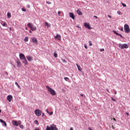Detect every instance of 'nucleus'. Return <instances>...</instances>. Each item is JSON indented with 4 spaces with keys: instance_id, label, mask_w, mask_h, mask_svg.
Segmentation results:
<instances>
[{
    "instance_id": "obj_1",
    "label": "nucleus",
    "mask_w": 130,
    "mask_h": 130,
    "mask_svg": "<svg viewBox=\"0 0 130 130\" xmlns=\"http://www.w3.org/2000/svg\"><path fill=\"white\" fill-rule=\"evenodd\" d=\"M46 130H58V129L56 127V125L52 124L50 126L49 125H47Z\"/></svg>"
},
{
    "instance_id": "obj_2",
    "label": "nucleus",
    "mask_w": 130,
    "mask_h": 130,
    "mask_svg": "<svg viewBox=\"0 0 130 130\" xmlns=\"http://www.w3.org/2000/svg\"><path fill=\"white\" fill-rule=\"evenodd\" d=\"M46 88L48 89L49 92H50L51 95H52L53 96H55V95H56V92H55V91L52 89V88H50V87L46 86Z\"/></svg>"
},
{
    "instance_id": "obj_3",
    "label": "nucleus",
    "mask_w": 130,
    "mask_h": 130,
    "mask_svg": "<svg viewBox=\"0 0 130 130\" xmlns=\"http://www.w3.org/2000/svg\"><path fill=\"white\" fill-rule=\"evenodd\" d=\"M129 47V46H128V45L127 44H119V47L121 49H124V48L127 49V48H128Z\"/></svg>"
},
{
    "instance_id": "obj_4",
    "label": "nucleus",
    "mask_w": 130,
    "mask_h": 130,
    "mask_svg": "<svg viewBox=\"0 0 130 130\" xmlns=\"http://www.w3.org/2000/svg\"><path fill=\"white\" fill-rule=\"evenodd\" d=\"M12 124L14 125V126H19V125L22 124V122L20 120H13Z\"/></svg>"
},
{
    "instance_id": "obj_5",
    "label": "nucleus",
    "mask_w": 130,
    "mask_h": 130,
    "mask_svg": "<svg viewBox=\"0 0 130 130\" xmlns=\"http://www.w3.org/2000/svg\"><path fill=\"white\" fill-rule=\"evenodd\" d=\"M124 29L125 33H129L130 29H129V26H128V25L125 24L124 26Z\"/></svg>"
},
{
    "instance_id": "obj_6",
    "label": "nucleus",
    "mask_w": 130,
    "mask_h": 130,
    "mask_svg": "<svg viewBox=\"0 0 130 130\" xmlns=\"http://www.w3.org/2000/svg\"><path fill=\"white\" fill-rule=\"evenodd\" d=\"M31 42L35 43V44H38V42L37 41V39L35 37L31 38Z\"/></svg>"
},
{
    "instance_id": "obj_7",
    "label": "nucleus",
    "mask_w": 130,
    "mask_h": 130,
    "mask_svg": "<svg viewBox=\"0 0 130 130\" xmlns=\"http://www.w3.org/2000/svg\"><path fill=\"white\" fill-rule=\"evenodd\" d=\"M35 114L37 116H40L41 115V111L40 110H35Z\"/></svg>"
},
{
    "instance_id": "obj_8",
    "label": "nucleus",
    "mask_w": 130,
    "mask_h": 130,
    "mask_svg": "<svg viewBox=\"0 0 130 130\" xmlns=\"http://www.w3.org/2000/svg\"><path fill=\"white\" fill-rule=\"evenodd\" d=\"M54 39H57V40H59V41H60L61 40V36H60V35L57 34V35H56V36L54 37Z\"/></svg>"
},
{
    "instance_id": "obj_9",
    "label": "nucleus",
    "mask_w": 130,
    "mask_h": 130,
    "mask_svg": "<svg viewBox=\"0 0 130 130\" xmlns=\"http://www.w3.org/2000/svg\"><path fill=\"white\" fill-rule=\"evenodd\" d=\"M19 58H20V59L23 60V59H25L26 57H25V55H24V54L20 53V54H19Z\"/></svg>"
},
{
    "instance_id": "obj_10",
    "label": "nucleus",
    "mask_w": 130,
    "mask_h": 130,
    "mask_svg": "<svg viewBox=\"0 0 130 130\" xmlns=\"http://www.w3.org/2000/svg\"><path fill=\"white\" fill-rule=\"evenodd\" d=\"M12 99H13V96L11 95L7 96V100L9 101V102H11V101H12Z\"/></svg>"
},
{
    "instance_id": "obj_11",
    "label": "nucleus",
    "mask_w": 130,
    "mask_h": 130,
    "mask_svg": "<svg viewBox=\"0 0 130 130\" xmlns=\"http://www.w3.org/2000/svg\"><path fill=\"white\" fill-rule=\"evenodd\" d=\"M84 26L85 28H87V29H91V27H90V24L89 23H84Z\"/></svg>"
},
{
    "instance_id": "obj_12",
    "label": "nucleus",
    "mask_w": 130,
    "mask_h": 130,
    "mask_svg": "<svg viewBox=\"0 0 130 130\" xmlns=\"http://www.w3.org/2000/svg\"><path fill=\"white\" fill-rule=\"evenodd\" d=\"M69 16L70 18H72L73 20H75V15H74V13L70 12L69 13Z\"/></svg>"
},
{
    "instance_id": "obj_13",
    "label": "nucleus",
    "mask_w": 130,
    "mask_h": 130,
    "mask_svg": "<svg viewBox=\"0 0 130 130\" xmlns=\"http://www.w3.org/2000/svg\"><path fill=\"white\" fill-rule=\"evenodd\" d=\"M0 122H2L3 123V126H6V127H7V123L5 121H4L3 119H1Z\"/></svg>"
},
{
    "instance_id": "obj_14",
    "label": "nucleus",
    "mask_w": 130,
    "mask_h": 130,
    "mask_svg": "<svg viewBox=\"0 0 130 130\" xmlns=\"http://www.w3.org/2000/svg\"><path fill=\"white\" fill-rule=\"evenodd\" d=\"M17 66L18 68H20L21 66H22V63H21V61L20 60H17L16 61Z\"/></svg>"
},
{
    "instance_id": "obj_15",
    "label": "nucleus",
    "mask_w": 130,
    "mask_h": 130,
    "mask_svg": "<svg viewBox=\"0 0 130 130\" xmlns=\"http://www.w3.org/2000/svg\"><path fill=\"white\" fill-rule=\"evenodd\" d=\"M26 58L28 61H32V60H33V57H32L31 56H26Z\"/></svg>"
},
{
    "instance_id": "obj_16",
    "label": "nucleus",
    "mask_w": 130,
    "mask_h": 130,
    "mask_svg": "<svg viewBox=\"0 0 130 130\" xmlns=\"http://www.w3.org/2000/svg\"><path fill=\"white\" fill-rule=\"evenodd\" d=\"M23 63H24V64H25L26 66H27V64H28L29 63H28V61H27V59H26V58H25V59H23Z\"/></svg>"
},
{
    "instance_id": "obj_17",
    "label": "nucleus",
    "mask_w": 130,
    "mask_h": 130,
    "mask_svg": "<svg viewBox=\"0 0 130 130\" xmlns=\"http://www.w3.org/2000/svg\"><path fill=\"white\" fill-rule=\"evenodd\" d=\"M27 27H28V28H30L31 29L33 27V24L30 22H28L27 23Z\"/></svg>"
},
{
    "instance_id": "obj_18",
    "label": "nucleus",
    "mask_w": 130,
    "mask_h": 130,
    "mask_svg": "<svg viewBox=\"0 0 130 130\" xmlns=\"http://www.w3.org/2000/svg\"><path fill=\"white\" fill-rule=\"evenodd\" d=\"M76 66L78 68V71H79V72H82V68H81V66H80L79 64H76Z\"/></svg>"
},
{
    "instance_id": "obj_19",
    "label": "nucleus",
    "mask_w": 130,
    "mask_h": 130,
    "mask_svg": "<svg viewBox=\"0 0 130 130\" xmlns=\"http://www.w3.org/2000/svg\"><path fill=\"white\" fill-rule=\"evenodd\" d=\"M77 14H78V15H80V16H82V15H83V13H82V12H81V10L79 9L77 10Z\"/></svg>"
},
{
    "instance_id": "obj_20",
    "label": "nucleus",
    "mask_w": 130,
    "mask_h": 130,
    "mask_svg": "<svg viewBox=\"0 0 130 130\" xmlns=\"http://www.w3.org/2000/svg\"><path fill=\"white\" fill-rule=\"evenodd\" d=\"M11 17H12V15L11 14V13L8 12L7 13V17L8 18V19L11 18Z\"/></svg>"
},
{
    "instance_id": "obj_21",
    "label": "nucleus",
    "mask_w": 130,
    "mask_h": 130,
    "mask_svg": "<svg viewBox=\"0 0 130 130\" xmlns=\"http://www.w3.org/2000/svg\"><path fill=\"white\" fill-rule=\"evenodd\" d=\"M28 39H29V37H25V38H24V41L25 42H28Z\"/></svg>"
},
{
    "instance_id": "obj_22",
    "label": "nucleus",
    "mask_w": 130,
    "mask_h": 130,
    "mask_svg": "<svg viewBox=\"0 0 130 130\" xmlns=\"http://www.w3.org/2000/svg\"><path fill=\"white\" fill-rule=\"evenodd\" d=\"M45 26H47V28H49V27H50V24H49V23H48V22H46L45 23Z\"/></svg>"
},
{
    "instance_id": "obj_23",
    "label": "nucleus",
    "mask_w": 130,
    "mask_h": 130,
    "mask_svg": "<svg viewBox=\"0 0 130 130\" xmlns=\"http://www.w3.org/2000/svg\"><path fill=\"white\" fill-rule=\"evenodd\" d=\"M31 31H36V30H37V28H36V27H32L31 28Z\"/></svg>"
},
{
    "instance_id": "obj_24",
    "label": "nucleus",
    "mask_w": 130,
    "mask_h": 130,
    "mask_svg": "<svg viewBox=\"0 0 130 130\" xmlns=\"http://www.w3.org/2000/svg\"><path fill=\"white\" fill-rule=\"evenodd\" d=\"M15 85H16L17 87H18V88H19V89H21V86H20L19 85V84H18V82H15Z\"/></svg>"
},
{
    "instance_id": "obj_25",
    "label": "nucleus",
    "mask_w": 130,
    "mask_h": 130,
    "mask_svg": "<svg viewBox=\"0 0 130 130\" xmlns=\"http://www.w3.org/2000/svg\"><path fill=\"white\" fill-rule=\"evenodd\" d=\"M3 26L4 27H7V26H8V24H7V23L4 22V23L3 24Z\"/></svg>"
},
{
    "instance_id": "obj_26",
    "label": "nucleus",
    "mask_w": 130,
    "mask_h": 130,
    "mask_svg": "<svg viewBox=\"0 0 130 130\" xmlns=\"http://www.w3.org/2000/svg\"><path fill=\"white\" fill-rule=\"evenodd\" d=\"M54 56L55 57H57V53H56V52L54 53Z\"/></svg>"
},
{
    "instance_id": "obj_27",
    "label": "nucleus",
    "mask_w": 130,
    "mask_h": 130,
    "mask_svg": "<svg viewBox=\"0 0 130 130\" xmlns=\"http://www.w3.org/2000/svg\"><path fill=\"white\" fill-rule=\"evenodd\" d=\"M19 127H20V128L23 129V128H24V125L20 124V125H19Z\"/></svg>"
},
{
    "instance_id": "obj_28",
    "label": "nucleus",
    "mask_w": 130,
    "mask_h": 130,
    "mask_svg": "<svg viewBox=\"0 0 130 130\" xmlns=\"http://www.w3.org/2000/svg\"><path fill=\"white\" fill-rule=\"evenodd\" d=\"M61 61L62 62H65V63H67V61H66V59H61Z\"/></svg>"
},
{
    "instance_id": "obj_29",
    "label": "nucleus",
    "mask_w": 130,
    "mask_h": 130,
    "mask_svg": "<svg viewBox=\"0 0 130 130\" xmlns=\"http://www.w3.org/2000/svg\"><path fill=\"white\" fill-rule=\"evenodd\" d=\"M35 124H38V120H35Z\"/></svg>"
},
{
    "instance_id": "obj_30",
    "label": "nucleus",
    "mask_w": 130,
    "mask_h": 130,
    "mask_svg": "<svg viewBox=\"0 0 130 130\" xmlns=\"http://www.w3.org/2000/svg\"><path fill=\"white\" fill-rule=\"evenodd\" d=\"M46 4H48V5H51V2L48 1L46 2Z\"/></svg>"
},
{
    "instance_id": "obj_31",
    "label": "nucleus",
    "mask_w": 130,
    "mask_h": 130,
    "mask_svg": "<svg viewBox=\"0 0 130 130\" xmlns=\"http://www.w3.org/2000/svg\"><path fill=\"white\" fill-rule=\"evenodd\" d=\"M89 46H92V43L90 41H89Z\"/></svg>"
},
{
    "instance_id": "obj_32",
    "label": "nucleus",
    "mask_w": 130,
    "mask_h": 130,
    "mask_svg": "<svg viewBox=\"0 0 130 130\" xmlns=\"http://www.w3.org/2000/svg\"><path fill=\"white\" fill-rule=\"evenodd\" d=\"M21 11H22L23 12H26V9H25L24 8H22Z\"/></svg>"
},
{
    "instance_id": "obj_33",
    "label": "nucleus",
    "mask_w": 130,
    "mask_h": 130,
    "mask_svg": "<svg viewBox=\"0 0 130 130\" xmlns=\"http://www.w3.org/2000/svg\"><path fill=\"white\" fill-rule=\"evenodd\" d=\"M64 80H65V81H68V80H69V78H68V77H64Z\"/></svg>"
},
{
    "instance_id": "obj_34",
    "label": "nucleus",
    "mask_w": 130,
    "mask_h": 130,
    "mask_svg": "<svg viewBox=\"0 0 130 130\" xmlns=\"http://www.w3.org/2000/svg\"><path fill=\"white\" fill-rule=\"evenodd\" d=\"M114 32L115 33V34H116V35H119V34H118V32H116V31H114Z\"/></svg>"
},
{
    "instance_id": "obj_35",
    "label": "nucleus",
    "mask_w": 130,
    "mask_h": 130,
    "mask_svg": "<svg viewBox=\"0 0 130 130\" xmlns=\"http://www.w3.org/2000/svg\"><path fill=\"white\" fill-rule=\"evenodd\" d=\"M121 5L123 6V7H126V5H125L123 3H121Z\"/></svg>"
},
{
    "instance_id": "obj_36",
    "label": "nucleus",
    "mask_w": 130,
    "mask_h": 130,
    "mask_svg": "<svg viewBox=\"0 0 130 130\" xmlns=\"http://www.w3.org/2000/svg\"><path fill=\"white\" fill-rule=\"evenodd\" d=\"M117 13L118 15H120V14H121V12L120 11H117Z\"/></svg>"
},
{
    "instance_id": "obj_37",
    "label": "nucleus",
    "mask_w": 130,
    "mask_h": 130,
    "mask_svg": "<svg viewBox=\"0 0 130 130\" xmlns=\"http://www.w3.org/2000/svg\"><path fill=\"white\" fill-rule=\"evenodd\" d=\"M49 114V115H52V114H53V112H51V113H48Z\"/></svg>"
},
{
    "instance_id": "obj_38",
    "label": "nucleus",
    "mask_w": 130,
    "mask_h": 130,
    "mask_svg": "<svg viewBox=\"0 0 130 130\" xmlns=\"http://www.w3.org/2000/svg\"><path fill=\"white\" fill-rule=\"evenodd\" d=\"M80 96H82V97H85L84 94H81Z\"/></svg>"
},
{
    "instance_id": "obj_39",
    "label": "nucleus",
    "mask_w": 130,
    "mask_h": 130,
    "mask_svg": "<svg viewBox=\"0 0 130 130\" xmlns=\"http://www.w3.org/2000/svg\"><path fill=\"white\" fill-rule=\"evenodd\" d=\"M84 47L85 48H86V49H87L88 48V47H87V45H84Z\"/></svg>"
},
{
    "instance_id": "obj_40",
    "label": "nucleus",
    "mask_w": 130,
    "mask_h": 130,
    "mask_svg": "<svg viewBox=\"0 0 130 130\" xmlns=\"http://www.w3.org/2000/svg\"><path fill=\"white\" fill-rule=\"evenodd\" d=\"M58 16H60V11H58Z\"/></svg>"
},
{
    "instance_id": "obj_41",
    "label": "nucleus",
    "mask_w": 130,
    "mask_h": 130,
    "mask_svg": "<svg viewBox=\"0 0 130 130\" xmlns=\"http://www.w3.org/2000/svg\"><path fill=\"white\" fill-rule=\"evenodd\" d=\"M93 17H94V18H95V19H98V17H97L96 16H94Z\"/></svg>"
},
{
    "instance_id": "obj_42",
    "label": "nucleus",
    "mask_w": 130,
    "mask_h": 130,
    "mask_svg": "<svg viewBox=\"0 0 130 130\" xmlns=\"http://www.w3.org/2000/svg\"><path fill=\"white\" fill-rule=\"evenodd\" d=\"M112 100H113V101H116V100H115V99H113V98H112Z\"/></svg>"
},
{
    "instance_id": "obj_43",
    "label": "nucleus",
    "mask_w": 130,
    "mask_h": 130,
    "mask_svg": "<svg viewBox=\"0 0 130 130\" xmlns=\"http://www.w3.org/2000/svg\"><path fill=\"white\" fill-rule=\"evenodd\" d=\"M100 50L101 51H104V49H101Z\"/></svg>"
},
{
    "instance_id": "obj_44",
    "label": "nucleus",
    "mask_w": 130,
    "mask_h": 130,
    "mask_svg": "<svg viewBox=\"0 0 130 130\" xmlns=\"http://www.w3.org/2000/svg\"><path fill=\"white\" fill-rule=\"evenodd\" d=\"M46 111L47 113H49V112L48 111V110L46 109Z\"/></svg>"
},
{
    "instance_id": "obj_45",
    "label": "nucleus",
    "mask_w": 130,
    "mask_h": 130,
    "mask_svg": "<svg viewBox=\"0 0 130 130\" xmlns=\"http://www.w3.org/2000/svg\"><path fill=\"white\" fill-rule=\"evenodd\" d=\"M88 129L89 130H93L91 127H88Z\"/></svg>"
},
{
    "instance_id": "obj_46",
    "label": "nucleus",
    "mask_w": 130,
    "mask_h": 130,
    "mask_svg": "<svg viewBox=\"0 0 130 130\" xmlns=\"http://www.w3.org/2000/svg\"><path fill=\"white\" fill-rule=\"evenodd\" d=\"M118 36H120V37H122V36L120 34H119V35H118Z\"/></svg>"
},
{
    "instance_id": "obj_47",
    "label": "nucleus",
    "mask_w": 130,
    "mask_h": 130,
    "mask_svg": "<svg viewBox=\"0 0 130 130\" xmlns=\"http://www.w3.org/2000/svg\"><path fill=\"white\" fill-rule=\"evenodd\" d=\"M9 30H10V31H12V27H9Z\"/></svg>"
},
{
    "instance_id": "obj_48",
    "label": "nucleus",
    "mask_w": 130,
    "mask_h": 130,
    "mask_svg": "<svg viewBox=\"0 0 130 130\" xmlns=\"http://www.w3.org/2000/svg\"><path fill=\"white\" fill-rule=\"evenodd\" d=\"M27 8H30V5H28L26 6Z\"/></svg>"
},
{
    "instance_id": "obj_49",
    "label": "nucleus",
    "mask_w": 130,
    "mask_h": 130,
    "mask_svg": "<svg viewBox=\"0 0 130 130\" xmlns=\"http://www.w3.org/2000/svg\"><path fill=\"white\" fill-rule=\"evenodd\" d=\"M29 33H30V34H32V31L29 30Z\"/></svg>"
},
{
    "instance_id": "obj_50",
    "label": "nucleus",
    "mask_w": 130,
    "mask_h": 130,
    "mask_svg": "<svg viewBox=\"0 0 130 130\" xmlns=\"http://www.w3.org/2000/svg\"><path fill=\"white\" fill-rule=\"evenodd\" d=\"M108 17H109L110 18V19H111V16L108 15Z\"/></svg>"
},
{
    "instance_id": "obj_51",
    "label": "nucleus",
    "mask_w": 130,
    "mask_h": 130,
    "mask_svg": "<svg viewBox=\"0 0 130 130\" xmlns=\"http://www.w3.org/2000/svg\"><path fill=\"white\" fill-rule=\"evenodd\" d=\"M113 120H114L115 121H116V119H115V118H113Z\"/></svg>"
},
{
    "instance_id": "obj_52",
    "label": "nucleus",
    "mask_w": 130,
    "mask_h": 130,
    "mask_svg": "<svg viewBox=\"0 0 130 130\" xmlns=\"http://www.w3.org/2000/svg\"><path fill=\"white\" fill-rule=\"evenodd\" d=\"M35 130H39V128H36L35 129Z\"/></svg>"
},
{
    "instance_id": "obj_53",
    "label": "nucleus",
    "mask_w": 130,
    "mask_h": 130,
    "mask_svg": "<svg viewBox=\"0 0 130 130\" xmlns=\"http://www.w3.org/2000/svg\"><path fill=\"white\" fill-rule=\"evenodd\" d=\"M121 31H123V28L122 27V28H121Z\"/></svg>"
},
{
    "instance_id": "obj_54",
    "label": "nucleus",
    "mask_w": 130,
    "mask_h": 130,
    "mask_svg": "<svg viewBox=\"0 0 130 130\" xmlns=\"http://www.w3.org/2000/svg\"><path fill=\"white\" fill-rule=\"evenodd\" d=\"M76 27H77V28H80V26H79V25H77Z\"/></svg>"
},
{
    "instance_id": "obj_55",
    "label": "nucleus",
    "mask_w": 130,
    "mask_h": 130,
    "mask_svg": "<svg viewBox=\"0 0 130 130\" xmlns=\"http://www.w3.org/2000/svg\"><path fill=\"white\" fill-rule=\"evenodd\" d=\"M106 90L107 91V92H108L109 93V90L107 89Z\"/></svg>"
},
{
    "instance_id": "obj_56",
    "label": "nucleus",
    "mask_w": 130,
    "mask_h": 130,
    "mask_svg": "<svg viewBox=\"0 0 130 130\" xmlns=\"http://www.w3.org/2000/svg\"><path fill=\"white\" fill-rule=\"evenodd\" d=\"M25 30H28V27H25Z\"/></svg>"
},
{
    "instance_id": "obj_57",
    "label": "nucleus",
    "mask_w": 130,
    "mask_h": 130,
    "mask_svg": "<svg viewBox=\"0 0 130 130\" xmlns=\"http://www.w3.org/2000/svg\"><path fill=\"white\" fill-rule=\"evenodd\" d=\"M70 130H74V129H73V128H72V127H71V128H70Z\"/></svg>"
},
{
    "instance_id": "obj_58",
    "label": "nucleus",
    "mask_w": 130,
    "mask_h": 130,
    "mask_svg": "<svg viewBox=\"0 0 130 130\" xmlns=\"http://www.w3.org/2000/svg\"><path fill=\"white\" fill-rule=\"evenodd\" d=\"M114 94H117L116 91H115Z\"/></svg>"
},
{
    "instance_id": "obj_59",
    "label": "nucleus",
    "mask_w": 130,
    "mask_h": 130,
    "mask_svg": "<svg viewBox=\"0 0 130 130\" xmlns=\"http://www.w3.org/2000/svg\"><path fill=\"white\" fill-rule=\"evenodd\" d=\"M6 75L8 76V73L7 72H6Z\"/></svg>"
},
{
    "instance_id": "obj_60",
    "label": "nucleus",
    "mask_w": 130,
    "mask_h": 130,
    "mask_svg": "<svg viewBox=\"0 0 130 130\" xmlns=\"http://www.w3.org/2000/svg\"><path fill=\"white\" fill-rule=\"evenodd\" d=\"M13 67L14 68H16V66H15V65H13Z\"/></svg>"
},
{
    "instance_id": "obj_61",
    "label": "nucleus",
    "mask_w": 130,
    "mask_h": 130,
    "mask_svg": "<svg viewBox=\"0 0 130 130\" xmlns=\"http://www.w3.org/2000/svg\"><path fill=\"white\" fill-rule=\"evenodd\" d=\"M126 114H127V115H128V113H126Z\"/></svg>"
},
{
    "instance_id": "obj_62",
    "label": "nucleus",
    "mask_w": 130,
    "mask_h": 130,
    "mask_svg": "<svg viewBox=\"0 0 130 130\" xmlns=\"http://www.w3.org/2000/svg\"><path fill=\"white\" fill-rule=\"evenodd\" d=\"M112 128H114V127L113 126V125H112Z\"/></svg>"
},
{
    "instance_id": "obj_63",
    "label": "nucleus",
    "mask_w": 130,
    "mask_h": 130,
    "mask_svg": "<svg viewBox=\"0 0 130 130\" xmlns=\"http://www.w3.org/2000/svg\"><path fill=\"white\" fill-rule=\"evenodd\" d=\"M43 116H44V113H43Z\"/></svg>"
},
{
    "instance_id": "obj_64",
    "label": "nucleus",
    "mask_w": 130,
    "mask_h": 130,
    "mask_svg": "<svg viewBox=\"0 0 130 130\" xmlns=\"http://www.w3.org/2000/svg\"><path fill=\"white\" fill-rule=\"evenodd\" d=\"M1 112H2V110H0V113H1Z\"/></svg>"
}]
</instances>
